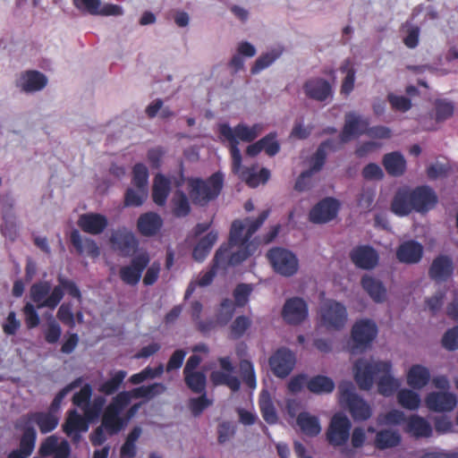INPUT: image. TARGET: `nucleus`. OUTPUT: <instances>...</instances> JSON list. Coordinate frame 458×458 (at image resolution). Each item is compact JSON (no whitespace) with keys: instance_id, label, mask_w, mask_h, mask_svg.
Segmentation results:
<instances>
[{"instance_id":"nucleus-55","label":"nucleus","mask_w":458,"mask_h":458,"mask_svg":"<svg viewBox=\"0 0 458 458\" xmlns=\"http://www.w3.org/2000/svg\"><path fill=\"white\" fill-rule=\"evenodd\" d=\"M148 173L142 164H137L133 167V186L137 189L148 190Z\"/></svg>"},{"instance_id":"nucleus-5","label":"nucleus","mask_w":458,"mask_h":458,"mask_svg":"<svg viewBox=\"0 0 458 458\" xmlns=\"http://www.w3.org/2000/svg\"><path fill=\"white\" fill-rule=\"evenodd\" d=\"M131 403L129 394L119 393L106 406L102 417V427L110 434L120 431L124 426V420L121 417L123 409Z\"/></svg>"},{"instance_id":"nucleus-33","label":"nucleus","mask_w":458,"mask_h":458,"mask_svg":"<svg viewBox=\"0 0 458 458\" xmlns=\"http://www.w3.org/2000/svg\"><path fill=\"white\" fill-rule=\"evenodd\" d=\"M64 431L74 441H79L81 436L80 431H87L88 424L85 420L75 411L72 410L69 412L68 418L63 426Z\"/></svg>"},{"instance_id":"nucleus-6","label":"nucleus","mask_w":458,"mask_h":458,"mask_svg":"<svg viewBox=\"0 0 458 458\" xmlns=\"http://www.w3.org/2000/svg\"><path fill=\"white\" fill-rule=\"evenodd\" d=\"M338 388L340 400L346 404L354 420H366L370 418L372 414L370 406L355 393L351 382H343Z\"/></svg>"},{"instance_id":"nucleus-3","label":"nucleus","mask_w":458,"mask_h":458,"mask_svg":"<svg viewBox=\"0 0 458 458\" xmlns=\"http://www.w3.org/2000/svg\"><path fill=\"white\" fill-rule=\"evenodd\" d=\"M262 131L263 126L259 123L253 124L252 126L239 123L234 127L224 123L219 126L221 136L228 141L233 160L232 169L233 173H238L241 169L242 155L238 148L240 141L251 142L261 134Z\"/></svg>"},{"instance_id":"nucleus-49","label":"nucleus","mask_w":458,"mask_h":458,"mask_svg":"<svg viewBox=\"0 0 458 458\" xmlns=\"http://www.w3.org/2000/svg\"><path fill=\"white\" fill-rule=\"evenodd\" d=\"M454 103L445 99H437L434 103L435 120L442 123L454 114Z\"/></svg>"},{"instance_id":"nucleus-16","label":"nucleus","mask_w":458,"mask_h":458,"mask_svg":"<svg viewBox=\"0 0 458 458\" xmlns=\"http://www.w3.org/2000/svg\"><path fill=\"white\" fill-rule=\"evenodd\" d=\"M282 317L287 324L299 325L308 317V305L301 298H290L284 304Z\"/></svg>"},{"instance_id":"nucleus-61","label":"nucleus","mask_w":458,"mask_h":458,"mask_svg":"<svg viewBox=\"0 0 458 458\" xmlns=\"http://www.w3.org/2000/svg\"><path fill=\"white\" fill-rule=\"evenodd\" d=\"M57 280L59 284L56 285V287H59L62 293H64V291H66L72 297L78 300L81 299V292L74 282L66 279L62 276H59Z\"/></svg>"},{"instance_id":"nucleus-28","label":"nucleus","mask_w":458,"mask_h":458,"mask_svg":"<svg viewBox=\"0 0 458 458\" xmlns=\"http://www.w3.org/2000/svg\"><path fill=\"white\" fill-rule=\"evenodd\" d=\"M47 78L36 71H28L21 74L17 80V86L25 92L42 89L47 85Z\"/></svg>"},{"instance_id":"nucleus-21","label":"nucleus","mask_w":458,"mask_h":458,"mask_svg":"<svg viewBox=\"0 0 458 458\" xmlns=\"http://www.w3.org/2000/svg\"><path fill=\"white\" fill-rule=\"evenodd\" d=\"M295 363L293 353L286 349L278 350L269 360L271 369L279 377H285Z\"/></svg>"},{"instance_id":"nucleus-51","label":"nucleus","mask_w":458,"mask_h":458,"mask_svg":"<svg viewBox=\"0 0 458 458\" xmlns=\"http://www.w3.org/2000/svg\"><path fill=\"white\" fill-rule=\"evenodd\" d=\"M126 376L127 372L125 370H118L114 372L111 375L110 379L99 386L98 391L105 394H114L119 388Z\"/></svg>"},{"instance_id":"nucleus-20","label":"nucleus","mask_w":458,"mask_h":458,"mask_svg":"<svg viewBox=\"0 0 458 458\" xmlns=\"http://www.w3.org/2000/svg\"><path fill=\"white\" fill-rule=\"evenodd\" d=\"M149 262L148 254L141 253L135 257L131 265L121 267L120 277L127 284L134 285L140 279L141 273Z\"/></svg>"},{"instance_id":"nucleus-9","label":"nucleus","mask_w":458,"mask_h":458,"mask_svg":"<svg viewBox=\"0 0 458 458\" xmlns=\"http://www.w3.org/2000/svg\"><path fill=\"white\" fill-rule=\"evenodd\" d=\"M320 325L327 331L342 330L348 319L346 308L335 301H327L320 307Z\"/></svg>"},{"instance_id":"nucleus-37","label":"nucleus","mask_w":458,"mask_h":458,"mask_svg":"<svg viewBox=\"0 0 458 458\" xmlns=\"http://www.w3.org/2000/svg\"><path fill=\"white\" fill-rule=\"evenodd\" d=\"M162 224L163 221L157 214L149 212L140 216L138 228L143 235L150 236L157 233Z\"/></svg>"},{"instance_id":"nucleus-14","label":"nucleus","mask_w":458,"mask_h":458,"mask_svg":"<svg viewBox=\"0 0 458 458\" xmlns=\"http://www.w3.org/2000/svg\"><path fill=\"white\" fill-rule=\"evenodd\" d=\"M331 143H333V141H324L320 144L314 157L311 159L310 168L307 171L302 172L299 178L297 179L294 186L295 190L299 191H303L310 188V178L315 173L320 171V169L324 165L327 157L326 148L329 146V144Z\"/></svg>"},{"instance_id":"nucleus-34","label":"nucleus","mask_w":458,"mask_h":458,"mask_svg":"<svg viewBox=\"0 0 458 458\" xmlns=\"http://www.w3.org/2000/svg\"><path fill=\"white\" fill-rule=\"evenodd\" d=\"M361 285L374 301L383 302L386 301V289L378 279L365 276L361 279Z\"/></svg>"},{"instance_id":"nucleus-58","label":"nucleus","mask_w":458,"mask_h":458,"mask_svg":"<svg viewBox=\"0 0 458 458\" xmlns=\"http://www.w3.org/2000/svg\"><path fill=\"white\" fill-rule=\"evenodd\" d=\"M250 325L251 320L248 317H237L231 325V336L234 339L242 337Z\"/></svg>"},{"instance_id":"nucleus-59","label":"nucleus","mask_w":458,"mask_h":458,"mask_svg":"<svg viewBox=\"0 0 458 458\" xmlns=\"http://www.w3.org/2000/svg\"><path fill=\"white\" fill-rule=\"evenodd\" d=\"M450 165L447 163L436 162L431 164L427 169V174L430 179H438L447 176Z\"/></svg>"},{"instance_id":"nucleus-17","label":"nucleus","mask_w":458,"mask_h":458,"mask_svg":"<svg viewBox=\"0 0 458 458\" xmlns=\"http://www.w3.org/2000/svg\"><path fill=\"white\" fill-rule=\"evenodd\" d=\"M75 7L92 15L120 16L123 8L117 4H105L101 0H72Z\"/></svg>"},{"instance_id":"nucleus-43","label":"nucleus","mask_w":458,"mask_h":458,"mask_svg":"<svg viewBox=\"0 0 458 458\" xmlns=\"http://www.w3.org/2000/svg\"><path fill=\"white\" fill-rule=\"evenodd\" d=\"M217 240V233L211 231L199 240L193 250L192 256L195 260L202 261L209 253L211 248Z\"/></svg>"},{"instance_id":"nucleus-56","label":"nucleus","mask_w":458,"mask_h":458,"mask_svg":"<svg viewBox=\"0 0 458 458\" xmlns=\"http://www.w3.org/2000/svg\"><path fill=\"white\" fill-rule=\"evenodd\" d=\"M148 193V190L130 188L125 194V204L127 206H140L147 199Z\"/></svg>"},{"instance_id":"nucleus-35","label":"nucleus","mask_w":458,"mask_h":458,"mask_svg":"<svg viewBox=\"0 0 458 458\" xmlns=\"http://www.w3.org/2000/svg\"><path fill=\"white\" fill-rule=\"evenodd\" d=\"M28 420L35 422L42 433H47L54 430L58 425V418L52 412H36L22 417L21 420Z\"/></svg>"},{"instance_id":"nucleus-52","label":"nucleus","mask_w":458,"mask_h":458,"mask_svg":"<svg viewBox=\"0 0 458 458\" xmlns=\"http://www.w3.org/2000/svg\"><path fill=\"white\" fill-rule=\"evenodd\" d=\"M105 403L106 399L103 396H97L94 398L92 403L89 402L88 404L82 409L85 418L89 421L98 418Z\"/></svg>"},{"instance_id":"nucleus-32","label":"nucleus","mask_w":458,"mask_h":458,"mask_svg":"<svg viewBox=\"0 0 458 458\" xmlns=\"http://www.w3.org/2000/svg\"><path fill=\"white\" fill-rule=\"evenodd\" d=\"M296 422L301 431L310 437L318 436L322 430L319 419L307 411L301 412Z\"/></svg>"},{"instance_id":"nucleus-48","label":"nucleus","mask_w":458,"mask_h":458,"mask_svg":"<svg viewBox=\"0 0 458 458\" xmlns=\"http://www.w3.org/2000/svg\"><path fill=\"white\" fill-rule=\"evenodd\" d=\"M308 389L315 394L331 393L335 388L333 380L325 376H317L308 382Z\"/></svg>"},{"instance_id":"nucleus-40","label":"nucleus","mask_w":458,"mask_h":458,"mask_svg":"<svg viewBox=\"0 0 458 458\" xmlns=\"http://www.w3.org/2000/svg\"><path fill=\"white\" fill-rule=\"evenodd\" d=\"M166 391V386L162 383H154L149 386H142L132 389L131 391H124L129 394V399L132 398H147L152 399L157 395L164 394Z\"/></svg>"},{"instance_id":"nucleus-10","label":"nucleus","mask_w":458,"mask_h":458,"mask_svg":"<svg viewBox=\"0 0 458 458\" xmlns=\"http://www.w3.org/2000/svg\"><path fill=\"white\" fill-rule=\"evenodd\" d=\"M368 126L369 122L367 119L362 118L354 112L347 113L344 115V126L340 134V140H328L327 141H333V143L329 144V146L326 148V150L330 149L335 151L338 149L342 144L365 132L367 133Z\"/></svg>"},{"instance_id":"nucleus-38","label":"nucleus","mask_w":458,"mask_h":458,"mask_svg":"<svg viewBox=\"0 0 458 458\" xmlns=\"http://www.w3.org/2000/svg\"><path fill=\"white\" fill-rule=\"evenodd\" d=\"M237 174H239L242 180L245 181L252 188L257 187L260 182H266L269 177V171L267 169L262 168L259 173H257L256 166L243 168L241 165V169Z\"/></svg>"},{"instance_id":"nucleus-12","label":"nucleus","mask_w":458,"mask_h":458,"mask_svg":"<svg viewBox=\"0 0 458 458\" xmlns=\"http://www.w3.org/2000/svg\"><path fill=\"white\" fill-rule=\"evenodd\" d=\"M351 428L352 423L345 415L335 414L326 432L327 440L335 447L345 445L350 437Z\"/></svg>"},{"instance_id":"nucleus-41","label":"nucleus","mask_w":458,"mask_h":458,"mask_svg":"<svg viewBox=\"0 0 458 458\" xmlns=\"http://www.w3.org/2000/svg\"><path fill=\"white\" fill-rule=\"evenodd\" d=\"M170 191V182L161 174L156 175L153 183L152 197L158 206H164Z\"/></svg>"},{"instance_id":"nucleus-62","label":"nucleus","mask_w":458,"mask_h":458,"mask_svg":"<svg viewBox=\"0 0 458 458\" xmlns=\"http://www.w3.org/2000/svg\"><path fill=\"white\" fill-rule=\"evenodd\" d=\"M201 395L198 398H191L190 400V410L194 416H199L206 408L211 405L205 393L200 394Z\"/></svg>"},{"instance_id":"nucleus-50","label":"nucleus","mask_w":458,"mask_h":458,"mask_svg":"<svg viewBox=\"0 0 458 458\" xmlns=\"http://www.w3.org/2000/svg\"><path fill=\"white\" fill-rule=\"evenodd\" d=\"M282 49L274 48L263 55H261L256 61L251 68L252 73H258L265 68L272 64L281 55Z\"/></svg>"},{"instance_id":"nucleus-44","label":"nucleus","mask_w":458,"mask_h":458,"mask_svg":"<svg viewBox=\"0 0 458 458\" xmlns=\"http://www.w3.org/2000/svg\"><path fill=\"white\" fill-rule=\"evenodd\" d=\"M172 213L178 217L186 216L191 211V206L187 195L178 190L171 199Z\"/></svg>"},{"instance_id":"nucleus-46","label":"nucleus","mask_w":458,"mask_h":458,"mask_svg":"<svg viewBox=\"0 0 458 458\" xmlns=\"http://www.w3.org/2000/svg\"><path fill=\"white\" fill-rule=\"evenodd\" d=\"M398 403L411 411L417 410L420 405V396L411 389L403 388L397 393Z\"/></svg>"},{"instance_id":"nucleus-30","label":"nucleus","mask_w":458,"mask_h":458,"mask_svg":"<svg viewBox=\"0 0 458 458\" xmlns=\"http://www.w3.org/2000/svg\"><path fill=\"white\" fill-rule=\"evenodd\" d=\"M392 211L398 216H407L414 210L411 190L400 189L394 195L392 205Z\"/></svg>"},{"instance_id":"nucleus-8","label":"nucleus","mask_w":458,"mask_h":458,"mask_svg":"<svg viewBox=\"0 0 458 458\" xmlns=\"http://www.w3.org/2000/svg\"><path fill=\"white\" fill-rule=\"evenodd\" d=\"M267 258L276 273L290 277L299 269V259L291 250L284 248H273L267 252Z\"/></svg>"},{"instance_id":"nucleus-2","label":"nucleus","mask_w":458,"mask_h":458,"mask_svg":"<svg viewBox=\"0 0 458 458\" xmlns=\"http://www.w3.org/2000/svg\"><path fill=\"white\" fill-rule=\"evenodd\" d=\"M268 213V210H265L256 219L248 217L243 221H233L230 232L229 244L232 247L237 246L239 250L231 253L230 265L240 264L251 254L255 247L251 242H249V240L266 221Z\"/></svg>"},{"instance_id":"nucleus-39","label":"nucleus","mask_w":458,"mask_h":458,"mask_svg":"<svg viewBox=\"0 0 458 458\" xmlns=\"http://www.w3.org/2000/svg\"><path fill=\"white\" fill-rule=\"evenodd\" d=\"M407 431L415 437H428L431 436L432 428L424 418L411 415L407 421Z\"/></svg>"},{"instance_id":"nucleus-31","label":"nucleus","mask_w":458,"mask_h":458,"mask_svg":"<svg viewBox=\"0 0 458 458\" xmlns=\"http://www.w3.org/2000/svg\"><path fill=\"white\" fill-rule=\"evenodd\" d=\"M430 379L429 369L420 364L412 365L407 372V384L413 389H422Z\"/></svg>"},{"instance_id":"nucleus-25","label":"nucleus","mask_w":458,"mask_h":458,"mask_svg":"<svg viewBox=\"0 0 458 458\" xmlns=\"http://www.w3.org/2000/svg\"><path fill=\"white\" fill-rule=\"evenodd\" d=\"M423 255V246L415 241H407L402 243L397 250L398 260L405 264H416L420 261Z\"/></svg>"},{"instance_id":"nucleus-64","label":"nucleus","mask_w":458,"mask_h":458,"mask_svg":"<svg viewBox=\"0 0 458 458\" xmlns=\"http://www.w3.org/2000/svg\"><path fill=\"white\" fill-rule=\"evenodd\" d=\"M443 345L448 350L458 349V327L448 330L443 337Z\"/></svg>"},{"instance_id":"nucleus-15","label":"nucleus","mask_w":458,"mask_h":458,"mask_svg":"<svg viewBox=\"0 0 458 458\" xmlns=\"http://www.w3.org/2000/svg\"><path fill=\"white\" fill-rule=\"evenodd\" d=\"M220 370H214L210 374V380L216 386L225 385L232 391L237 392L240 389L241 383L237 377L233 375V366L228 357L218 359Z\"/></svg>"},{"instance_id":"nucleus-24","label":"nucleus","mask_w":458,"mask_h":458,"mask_svg":"<svg viewBox=\"0 0 458 458\" xmlns=\"http://www.w3.org/2000/svg\"><path fill=\"white\" fill-rule=\"evenodd\" d=\"M414 211L424 212L432 208L437 202V196L428 186H420L411 190Z\"/></svg>"},{"instance_id":"nucleus-4","label":"nucleus","mask_w":458,"mask_h":458,"mask_svg":"<svg viewBox=\"0 0 458 458\" xmlns=\"http://www.w3.org/2000/svg\"><path fill=\"white\" fill-rule=\"evenodd\" d=\"M187 184L192 202L196 205L205 206L218 196L223 186V175L220 173H216L207 181L190 178Z\"/></svg>"},{"instance_id":"nucleus-1","label":"nucleus","mask_w":458,"mask_h":458,"mask_svg":"<svg viewBox=\"0 0 458 458\" xmlns=\"http://www.w3.org/2000/svg\"><path fill=\"white\" fill-rule=\"evenodd\" d=\"M390 361L358 360L354 364V378L360 389L369 390L374 378L378 377V392L391 395L400 386V382L391 375Z\"/></svg>"},{"instance_id":"nucleus-63","label":"nucleus","mask_w":458,"mask_h":458,"mask_svg":"<svg viewBox=\"0 0 458 458\" xmlns=\"http://www.w3.org/2000/svg\"><path fill=\"white\" fill-rule=\"evenodd\" d=\"M92 395V388L89 385H85L79 393H76L72 397V402L75 405L84 408Z\"/></svg>"},{"instance_id":"nucleus-42","label":"nucleus","mask_w":458,"mask_h":458,"mask_svg":"<svg viewBox=\"0 0 458 458\" xmlns=\"http://www.w3.org/2000/svg\"><path fill=\"white\" fill-rule=\"evenodd\" d=\"M259 407L263 419L268 424H275L277 422L278 416L270 394L267 390H263L260 394Z\"/></svg>"},{"instance_id":"nucleus-19","label":"nucleus","mask_w":458,"mask_h":458,"mask_svg":"<svg viewBox=\"0 0 458 458\" xmlns=\"http://www.w3.org/2000/svg\"><path fill=\"white\" fill-rule=\"evenodd\" d=\"M303 91L307 98L318 102L327 101L333 97L330 83L321 78H312L303 84Z\"/></svg>"},{"instance_id":"nucleus-29","label":"nucleus","mask_w":458,"mask_h":458,"mask_svg":"<svg viewBox=\"0 0 458 458\" xmlns=\"http://www.w3.org/2000/svg\"><path fill=\"white\" fill-rule=\"evenodd\" d=\"M71 242L77 251L91 258H97L100 250L96 242L89 237L82 236L79 231L74 230L71 233Z\"/></svg>"},{"instance_id":"nucleus-53","label":"nucleus","mask_w":458,"mask_h":458,"mask_svg":"<svg viewBox=\"0 0 458 458\" xmlns=\"http://www.w3.org/2000/svg\"><path fill=\"white\" fill-rule=\"evenodd\" d=\"M234 313L233 303L231 300H224L216 313V323L222 326L226 325Z\"/></svg>"},{"instance_id":"nucleus-18","label":"nucleus","mask_w":458,"mask_h":458,"mask_svg":"<svg viewBox=\"0 0 458 458\" xmlns=\"http://www.w3.org/2000/svg\"><path fill=\"white\" fill-rule=\"evenodd\" d=\"M339 209V202L332 198H326L318 202L310 212V219L315 224H324L334 219Z\"/></svg>"},{"instance_id":"nucleus-54","label":"nucleus","mask_w":458,"mask_h":458,"mask_svg":"<svg viewBox=\"0 0 458 458\" xmlns=\"http://www.w3.org/2000/svg\"><path fill=\"white\" fill-rule=\"evenodd\" d=\"M36 442V430L31 427H27L24 429L23 435L21 438L20 447L18 449L30 455L35 448Z\"/></svg>"},{"instance_id":"nucleus-47","label":"nucleus","mask_w":458,"mask_h":458,"mask_svg":"<svg viewBox=\"0 0 458 458\" xmlns=\"http://www.w3.org/2000/svg\"><path fill=\"white\" fill-rule=\"evenodd\" d=\"M400 435L391 429L380 430L377 433L375 445L378 449H386L396 446L400 443Z\"/></svg>"},{"instance_id":"nucleus-11","label":"nucleus","mask_w":458,"mask_h":458,"mask_svg":"<svg viewBox=\"0 0 458 458\" xmlns=\"http://www.w3.org/2000/svg\"><path fill=\"white\" fill-rule=\"evenodd\" d=\"M30 295L37 309L54 310L62 301L64 293L56 285L52 288L50 283L44 281L33 284L30 289Z\"/></svg>"},{"instance_id":"nucleus-26","label":"nucleus","mask_w":458,"mask_h":458,"mask_svg":"<svg viewBox=\"0 0 458 458\" xmlns=\"http://www.w3.org/2000/svg\"><path fill=\"white\" fill-rule=\"evenodd\" d=\"M112 247L127 255L133 251L137 246V241L131 232L125 228L114 231L110 238Z\"/></svg>"},{"instance_id":"nucleus-23","label":"nucleus","mask_w":458,"mask_h":458,"mask_svg":"<svg viewBox=\"0 0 458 458\" xmlns=\"http://www.w3.org/2000/svg\"><path fill=\"white\" fill-rule=\"evenodd\" d=\"M454 272L453 261L448 256L440 255L433 259L428 276L436 282H445Z\"/></svg>"},{"instance_id":"nucleus-22","label":"nucleus","mask_w":458,"mask_h":458,"mask_svg":"<svg viewBox=\"0 0 458 458\" xmlns=\"http://www.w3.org/2000/svg\"><path fill=\"white\" fill-rule=\"evenodd\" d=\"M77 224L83 232L98 235L108 226V219L102 214L89 212L81 215Z\"/></svg>"},{"instance_id":"nucleus-60","label":"nucleus","mask_w":458,"mask_h":458,"mask_svg":"<svg viewBox=\"0 0 458 458\" xmlns=\"http://www.w3.org/2000/svg\"><path fill=\"white\" fill-rule=\"evenodd\" d=\"M61 334H62L61 327L53 318L52 315H50L49 322L47 325V329L45 334L46 341L49 344H55L59 340Z\"/></svg>"},{"instance_id":"nucleus-36","label":"nucleus","mask_w":458,"mask_h":458,"mask_svg":"<svg viewBox=\"0 0 458 458\" xmlns=\"http://www.w3.org/2000/svg\"><path fill=\"white\" fill-rule=\"evenodd\" d=\"M383 165L386 172L392 176L403 174L406 169V161L399 152L386 154L383 157Z\"/></svg>"},{"instance_id":"nucleus-45","label":"nucleus","mask_w":458,"mask_h":458,"mask_svg":"<svg viewBox=\"0 0 458 458\" xmlns=\"http://www.w3.org/2000/svg\"><path fill=\"white\" fill-rule=\"evenodd\" d=\"M186 386L196 394H203L206 390L207 377L203 371L183 372Z\"/></svg>"},{"instance_id":"nucleus-13","label":"nucleus","mask_w":458,"mask_h":458,"mask_svg":"<svg viewBox=\"0 0 458 458\" xmlns=\"http://www.w3.org/2000/svg\"><path fill=\"white\" fill-rule=\"evenodd\" d=\"M426 407L435 412H450L457 406V395L450 391H433L425 397Z\"/></svg>"},{"instance_id":"nucleus-57","label":"nucleus","mask_w":458,"mask_h":458,"mask_svg":"<svg viewBox=\"0 0 458 458\" xmlns=\"http://www.w3.org/2000/svg\"><path fill=\"white\" fill-rule=\"evenodd\" d=\"M240 372L242 380L250 388L256 387V377L254 368L251 362L247 360H242L240 362Z\"/></svg>"},{"instance_id":"nucleus-7","label":"nucleus","mask_w":458,"mask_h":458,"mask_svg":"<svg viewBox=\"0 0 458 458\" xmlns=\"http://www.w3.org/2000/svg\"><path fill=\"white\" fill-rule=\"evenodd\" d=\"M377 335L376 323L368 318L360 319L354 323L352 327V345L351 352L352 354L365 352L374 341Z\"/></svg>"},{"instance_id":"nucleus-27","label":"nucleus","mask_w":458,"mask_h":458,"mask_svg":"<svg viewBox=\"0 0 458 458\" xmlns=\"http://www.w3.org/2000/svg\"><path fill=\"white\" fill-rule=\"evenodd\" d=\"M352 261L363 269L373 268L378 261V256L370 247L361 246L354 249L350 254Z\"/></svg>"}]
</instances>
